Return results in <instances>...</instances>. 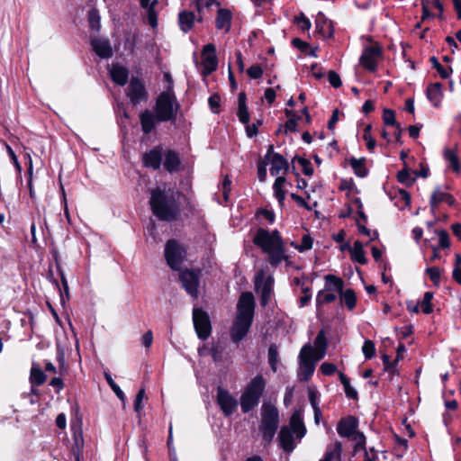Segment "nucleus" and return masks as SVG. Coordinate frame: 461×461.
Masks as SVG:
<instances>
[{
	"label": "nucleus",
	"instance_id": "f257e3e1",
	"mask_svg": "<svg viewBox=\"0 0 461 461\" xmlns=\"http://www.w3.org/2000/svg\"><path fill=\"white\" fill-rule=\"evenodd\" d=\"M180 193L171 188L157 187L150 192L149 205L152 213L160 221H173L180 216Z\"/></svg>",
	"mask_w": 461,
	"mask_h": 461
},
{
	"label": "nucleus",
	"instance_id": "f03ea898",
	"mask_svg": "<svg viewBox=\"0 0 461 461\" xmlns=\"http://www.w3.org/2000/svg\"><path fill=\"white\" fill-rule=\"evenodd\" d=\"M252 240L263 253L267 255L271 267H277L281 262L288 260L285 243L277 230L269 231L264 228H259Z\"/></svg>",
	"mask_w": 461,
	"mask_h": 461
},
{
	"label": "nucleus",
	"instance_id": "7ed1b4c3",
	"mask_svg": "<svg viewBox=\"0 0 461 461\" xmlns=\"http://www.w3.org/2000/svg\"><path fill=\"white\" fill-rule=\"evenodd\" d=\"M255 301L252 293H242L237 303V315L230 330L233 342L241 341L249 332L254 317Z\"/></svg>",
	"mask_w": 461,
	"mask_h": 461
},
{
	"label": "nucleus",
	"instance_id": "20e7f679",
	"mask_svg": "<svg viewBox=\"0 0 461 461\" xmlns=\"http://www.w3.org/2000/svg\"><path fill=\"white\" fill-rule=\"evenodd\" d=\"M306 427L303 420L300 411H295L289 421V425L283 426L278 433L277 440L279 447L287 454H290L295 448L294 439L298 442L305 436Z\"/></svg>",
	"mask_w": 461,
	"mask_h": 461
},
{
	"label": "nucleus",
	"instance_id": "39448f33",
	"mask_svg": "<svg viewBox=\"0 0 461 461\" xmlns=\"http://www.w3.org/2000/svg\"><path fill=\"white\" fill-rule=\"evenodd\" d=\"M280 424L279 411L276 405H262L258 431L265 446H269Z\"/></svg>",
	"mask_w": 461,
	"mask_h": 461
},
{
	"label": "nucleus",
	"instance_id": "423d86ee",
	"mask_svg": "<svg viewBox=\"0 0 461 461\" xmlns=\"http://www.w3.org/2000/svg\"><path fill=\"white\" fill-rule=\"evenodd\" d=\"M179 104L171 86L162 92L156 100L154 111L158 122H176Z\"/></svg>",
	"mask_w": 461,
	"mask_h": 461
},
{
	"label": "nucleus",
	"instance_id": "0eeeda50",
	"mask_svg": "<svg viewBox=\"0 0 461 461\" xmlns=\"http://www.w3.org/2000/svg\"><path fill=\"white\" fill-rule=\"evenodd\" d=\"M312 345L309 343L303 346L300 350L297 369V377L300 381H308L314 373L316 364L314 359L310 357Z\"/></svg>",
	"mask_w": 461,
	"mask_h": 461
},
{
	"label": "nucleus",
	"instance_id": "6e6552de",
	"mask_svg": "<svg viewBox=\"0 0 461 461\" xmlns=\"http://www.w3.org/2000/svg\"><path fill=\"white\" fill-rule=\"evenodd\" d=\"M265 388L266 380L263 375H256L245 387L240 397V403H258Z\"/></svg>",
	"mask_w": 461,
	"mask_h": 461
},
{
	"label": "nucleus",
	"instance_id": "1a4fd4ad",
	"mask_svg": "<svg viewBox=\"0 0 461 461\" xmlns=\"http://www.w3.org/2000/svg\"><path fill=\"white\" fill-rule=\"evenodd\" d=\"M185 258V250L175 240H169L165 246V258L173 270H180Z\"/></svg>",
	"mask_w": 461,
	"mask_h": 461
},
{
	"label": "nucleus",
	"instance_id": "9d476101",
	"mask_svg": "<svg viewBox=\"0 0 461 461\" xmlns=\"http://www.w3.org/2000/svg\"><path fill=\"white\" fill-rule=\"evenodd\" d=\"M357 420L355 417L348 416L342 418L338 425L337 431L340 437L349 438L354 436V439L357 441V446H363L365 444V437L362 433L357 432Z\"/></svg>",
	"mask_w": 461,
	"mask_h": 461
},
{
	"label": "nucleus",
	"instance_id": "9b49d317",
	"mask_svg": "<svg viewBox=\"0 0 461 461\" xmlns=\"http://www.w3.org/2000/svg\"><path fill=\"white\" fill-rule=\"evenodd\" d=\"M193 321L198 338L202 340L207 339L212 332L210 317L203 310L194 308Z\"/></svg>",
	"mask_w": 461,
	"mask_h": 461
},
{
	"label": "nucleus",
	"instance_id": "f8f14e48",
	"mask_svg": "<svg viewBox=\"0 0 461 461\" xmlns=\"http://www.w3.org/2000/svg\"><path fill=\"white\" fill-rule=\"evenodd\" d=\"M382 50L380 46H368L363 50L359 58V65L370 72H375L378 67V60L381 58Z\"/></svg>",
	"mask_w": 461,
	"mask_h": 461
},
{
	"label": "nucleus",
	"instance_id": "ddd939ff",
	"mask_svg": "<svg viewBox=\"0 0 461 461\" xmlns=\"http://www.w3.org/2000/svg\"><path fill=\"white\" fill-rule=\"evenodd\" d=\"M127 96L133 105L148 100V93L141 79L132 77L128 86Z\"/></svg>",
	"mask_w": 461,
	"mask_h": 461
},
{
	"label": "nucleus",
	"instance_id": "4468645a",
	"mask_svg": "<svg viewBox=\"0 0 461 461\" xmlns=\"http://www.w3.org/2000/svg\"><path fill=\"white\" fill-rule=\"evenodd\" d=\"M203 75L208 76L216 70L218 60L216 57V49L214 44L208 43L203 46L202 50Z\"/></svg>",
	"mask_w": 461,
	"mask_h": 461
},
{
	"label": "nucleus",
	"instance_id": "2eb2a0df",
	"mask_svg": "<svg viewBox=\"0 0 461 461\" xmlns=\"http://www.w3.org/2000/svg\"><path fill=\"white\" fill-rule=\"evenodd\" d=\"M180 281L186 293L196 299L198 297L199 276L194 271L185 270L180 273Z\"/></svg>",
	"mask_w": 461,
	"mask_h": 461
},
{
	"label": "nucleus",
	"instance_id": "dca6fc26",
	"mask_svg": "<svg viewBox=\"0 0 461 461\" xmlns=\"http://www.w3.org/2000/svg\"><path fill=\"white\" fill-rule=\"evenodd\" d=\"M274 279L272 276L265 278V273L261 270L255 277V287L261 293V303L266 305L269 300Z\"/></svg>",
	"mask_w": 461,
	"mask_h": 461
},
{
	"label": "nucleus",
	"instance_id": "f3484780",
	"mask_svg": "<svg viewBox=\"0 0 461 461\" xmlns=\"http://www.w3.org/2000/svg\"><path fill=\"white\" fill-rule=\"evenodd\" d=\"M316 32L323 38L330 39L334 34L332 23L322 13H319L315 20Z\"/></svg>",
	"mask_w": 461,
	"mask_h": 461
},
{
	"label": "nucleus",
	"instance_id": "a211bd4d",
	"mask_svg": "<svg viewBox=\"0 0 461 461\" xmlns=\"http://www.w3.org/2000/svg\"><path fill=\"white\" fill-rule=\"evenodd\" d=\"M91 45L95 54L101 59H109L113 56V50L107 39L94 38Z\"/></svg>",
	"mask_w": 461,
	"mask_h": 461
},
{
	"label": "nucleus",
	"instance_id": "6ab92c4d",
	"mask_svg": "<svg viewBox=\"0 0 461 461\" xmlns=\"http://www.w3.org/2000/svg\"><path fill=\"white\" fill-rule=\"evenodd\" d=\"M143 165L146 167L158 169L161 165L162 160V150L160 147H156L155 149L145 152L142 157Z\"/></svg>",
	"mask_w": 461,
	"mask_h": 461
},
{
	"label": "nucleus",
	"instance_id": "aec40b11",
	"mask_svg": "<svg viewBox=\"0 0 461 461\" xmlns=\"http://www.w3.org/2000/svg\"><path fill=\"white\" fill-rule=\"evenodd\" d=\"M232 14L229 9L219 8L215 19V26L217 30L228 32L231 27Z\"/></svg>",
	"mask_w": 461,
	"mask_h": 461
},
{
	"label": "nucleus",
	"instance_id": "412c9836",
	"mask_svg": "<svg viewBox=\"0 0 461 461\" xmlns=\"http://www.w3.org/2000/svg\"><path fill=\"white\" fill-rule=\"evenodd\" d=\"M140 122L142 131L147 135L151 133L155 130L156 122H158L157 120V114H154L151 111L148 109L140 113Z\"/></svg>",
	"mask_w": 461,
	"mask_h": 461
},
{
	"label": "nucleus",
	"instance_id": "4be33fe9",
	"mask_svg": "<svg viewBox=\"0 0 461 461\" xmlns=\"http://www.w3.org/2000/svg\"><path fill=\"white\" fill-rule=\"evenodd\" d=\"M109 74L112 78V80L119 85V86H124L129 78V71L128 69L119 64H113L109 69Z\"/></svg>",
	"mask_w": 461,
	"mask_h": 461
},
{
	"label": "nucleus",
	"instance_id": "5701e85b",
	"mask_svg": "<svg viewBox=\"0 0 461 461\" xmlns=\"http://www.w3.org/2000/svg\"><path fill=\"white\" fill-rule=\"evenodd\" d=\"M197 19L194 12L186 10L181 11L178 14V25L180 30L185 33L190 32Z\"/></svg>",
	"mask_w": 461,
	"mask_h": 461
},
{
	"label": "nucleus",
	"instance_id": "b1692460",
	"mask_svg": "<svg viewBox=\"0 0 461 461\" xmlns=\"http://www.w3.org/2000/svg\"><path fill=\"white\" fill-rule=\"evenodd\" d=\"M442 202L447 203L448 205H453L455 203V198L450 194L444 192L438 187L432 193L429 203L431 208L434 209Z\"/></svg>",
	"mask_w": 461,
	"mask_h": 461
},
{
	"label": "nucleus",
	"instance_id": "393cba45",
	"mask_svg": "<svg viewBox=\"0 0 461 461\" xmlns=\"http://www.w3.org/2000/svg\"><path fill=\"white\" fill-rule=\"evenodd\" d=\"M442 86L440 83L430 84L427 87V97L433 106L438 107L443 98Z\"/></svg>",
	"mask_w": 461,
	"mask_h": 461
},
{
	"label": "nucleus",
	"instance_id": "a878e982",
	"mask_svg": "<svg viewBox=\"0 0 461 461\" xmlns=\"http://www.w3.org/2000/svg\"><path fill=\"white\" fill-rule=\"evenodd\" d=\"M270 174L272 176H277L281 171H287L289 165L287 160L279 153L273 154V158L270 159Z\"/></svg>",
	"mask_w": 461,
	"mask_h": 461
},
{
	"label": "nucleus",
	"instance_id": "bb28decb",
	"mask_svg": "<svg viewBox=\"0 0 461 461\" xmlns=\"http://www.w3.org/2000/svg\"><path fill=\"white\" fill-rule=\"evenodd\" d=\"M247 96L244 92L239 94L238 96V112L237 116L240 122L243 124H248L249 122V113L247 107Z\"/></svg>",
	"mask_w": 461,
	"mask_h": 461
},
{
	"label": "nucleus",
	"instance_id": "cd10ccee",
	"mask_svg": "<svg viewBox=\"0 0 461 461\" xmlns=\"http://www.w3.org/2000/svg\"><path fill=\"white\" fill-rule=\"evenodd\" d=\"M325 286L327 290L331 292H338L339 294L342 293L344 281L342 278L334 276V275H327L324 276Z\"/></svg>",
	"mask_w": 461,
	"mask_h": 461
},
{
	"label": "nucleus",
	"instance_id": "c85d7f7f",
	"mask_svg": "<svg viewBox=\"0 0 461 461\" xmlns=\"http://www.w3.org/2000/svg\"><path fill=\"white\" fill-rule=\"evenodd\" d=\"M349 252L353 261L360 265H365L367 263L366 252L363 249V244L359 240L354 242L353 247L350 249Z\"/></svg>",
	"mask_w": 461,
	"mask_h": 461
},
{
	"label": "nucleus",
	"instance_id": "c756f323",
	"mask_svg": "<svg viewBox=\"0 0 461 461\" xmlns=\"http://www.w3.org/2000/svg\"><path fill=\"white\" fill-rule=\"evenodd\" d=\"M285 181L284 176H277L273 185L274 195L281 207L284 206L285 199V192L284 190Z\"/></svg>",
	"mask_w": 461,
	"mask_h": 461
},
{
	"label": "nucleus",
	"instance_id": "7c9ffc66",
	"mask_svg": "<svg viewBox=\"0 0 461 461\" xmlns=\"http://www.w3.org/2000/svg\"><path fill=\"white\" fill-rule=\"evenodd\" d=\"M180 166V158L178 154L173 150H168L165 155L164 167L168 172H174L178 169Z\"/></svg>",
	"mask_w": 461,
	"mask_h": 461
},
{
	"label": "nucleus",
	"instance_id": "2f4dec72",
	"mask_svg": "<svg viewBox=\"0 0 461 461\" xmlns=\"http://www.w3.org/2000/svg\"><path fill=\"white\" fill-rule=\"evenodd\" d=\"M342 452V445L340 442H336L327 447L325 456L320 461H340Z\"/></svg>",
	"mask_w": 461,
	"mask_h": 461
},
{
	"label": "nucleus",
	"instance_id": "473e14b6",
	"mask_svg": "<svg viewBox=\"0 0 461 461\" xmlns=\"http://www.w3.org/2000/svg\"><path fill=\"white\" fill-rule=\"evenodd\" d=\"M46 381V375L41 367L32 365L30 372V382L32 385H41Z\"/></svg>",
	"mask_w": 461,
	"mask_h": 461
},
{
	"label": "nucleus",
	"instance_id": "72a5a7b5",
	"mask_svg": "<svg viewBox=\"0 0 461 461\" xmlns=\"http://www.w3.org/2000/svg\"><path fill=\"white\" fill-rule=\"evenodd\" d=\"M267 358L271 370L276 373L279 363V352L276 344H270L267 351Z\"/></svg>",
	"mask_w": 461,
	"mask_h": 461
},
{
	"label": "nucleus",
	"instance_id": "f704fd0d",
	"mask_svg": "<svg viewBox=\"0 0 461 461\" xmlns=\"http://www.w3.org/2000/svg\"><path fill=\"white\" fill-rule=\"evenodd\" d=\"M444 158L447 161L449 167H451L456 173L460 172L459 159L453 149H446L444 150Z\"/></svg>",
	"mask_w": 461,
	"mask_h": 461
},
{
	"label": "nucleus",
	"instance_id": "c9c22d12",
	"mask_svg": "<svg viewBox=\"0 0 461 461\" xmlns=\"http://www.w3.org/2000/svg\"><path fill=\"white\" fill-rule=\"evenodd\" d=\"M340 294V300L345 303L348 310H353L357 304V295L354 290L347 289L342 291Z\"/></svg>",
	"mask_w": 461,
	"mask_h": 461
},
{
	"label": "nucleus",
	"instance_id": "e433bc0d",
	"mask_svg": "<svg viewBox=\"0 0 461 461\" xmlns=\"http://www.w3.org/2000/svg\"><path fill=\"white\" fill-rule=\"evenodd\" d=\"M337 296L335 293L324 288L323 290L318 292L316 296V304L317 306H321L326 303H330L334 302Z\"/></svg>",
	"mask_w": 461,
	"mask_h": 461
},
{
	"label": "nucleus",
	"instance_id": "4c0bfd02",
	"mask_svg": "<svg viewBox=\"0 0 461 461\" xmlns=\"http://www.w3.org/2000/svg\"><path fill=\"white\" fill-rule=\"evenodd\" d=\"M339 376L341 384H343L346 395L349 399L357 401V392L354 387L351 386L349 378L346 376V375H344L343 373H339Z\"/></svg>",
	"mask_w": 461,
	"mask_h": 461
},
{
	"label": "nucleus",
	"instance_id": "58836bf2",
	"mask_svg": "<svg viewBox=\"0 0 461 461\" xmlns=\"http://www.w3.org/2000/svg\"><path fill=\"white\" fill-rule=\"evenodd\" d=\"M349 164L357 176L365 177L367 175V169L365 165V158H352L349 160Z\"/></svg>",
	"mask_w": 461,
	"mask_h": 461
},
{
	"label": "nucleus",
	"instance_id": "ea45409f",
	"mask_svg": "<svg viewBox=\"0 0 461 461\" xmlns=\"http://www.w3.org/2000/svg\"><path fill=\"white\" fill-rule=\"evenodd\" d=\"M396 199V204L401 209L403 210L405 207L411 204V195L410 194L403 189H399L394 195Z\"/></svg>",
	"mask_w": 461,
	"mask_h": 461
},
{
	"label": "nucleus",
	"instance_id": "a19ab883",
	"mask_svg": "<svg viewBox=\"0 0 461 461\" xmlns=\"http://www.w3.org/2000/svg\"><path fill=\"white\" fill-rule=\"evenodd\" d=\"M415 172H410L408 169H402L398 172L397 179L400 183L411 186L415 181Z\"/></svg>",
	"mask_w": 461,
	"mask_h": 461
},
{
	"label": "nucleus",
	"instance_id": "79ce46f5",
	"mask_svg": "<svg viewBox=\"0 0 461 461\" xmlns=\"http://www.w3.org/2000/svg\"><path fill=\"white\" fill-rule=\"evenodd\" d=\"M219 5V3L216 2V0H196L195 2V9L199 13V17L197 19V22L201 23L203 22V16L202 13L204 9H209L212 5Z\"/></svg>",
	"mask_w": 461,
	"mask_h": 461
},
{
	"label": "nucleus",
	"instance_id": "37998d69",
	"mask_svg": "<svg viewBox=\"0 0 461 461\" xmlns=\"http://www.w3.org/2000/svg\"><path fill=\"white\" fill-rule=\"evenodd\" d=\"M285 114L287 117H289V120L285 124V131H295L297 128V120L299 117L296 116L293 111L288 109L285 110Z\"/></svg>",
	"mask_w": 461,
	"mask_h": 461
},
{
	"label": "nucleus",
	"instance_id": "c03bdc74",
	"mask_svg": "<svg viewBox=\"0 0 461 461\" xmlns=\"http://www.w3.org/2000/svg\"><path fill=\"white\" fill-rule=\"evenodd\" d=\"M434 294L432 292H426L423 295V299L420 302L421 311L425 314H429L433 311L431 301L433 299Z\"/></svg>",
	"mask_w": 461,
	"mask_h": 461
},
{
	"label": "nucleus",
	"instance_id": "a18cd8bd",
	"mask_svg": "<svg viewBox=\"0 0 461 461\" xmlns=\"http://www.w3.org/2000/svg\"><path fill=\"white\" fill-rule=\"evenodd\" d=\"M430 62L434 68L437 69L438 73L440 75L442 78H447L452 72V68L450 67H443L436 57L430 58Z\"/></svg>",
	"mask_w": 461,
	"mask_h": 461
},
{
	"label": "nucleus",
	"instance_id": "49530a36",
	"mask_svg": "<svg viewBox=\"0 0 461 461\" xmlns=\"http://www.w3.org/2000/svg\"><path fill=\"white\" fill-rule=\"evenodd\" d=\"M104 377H105V380L106 382L108 383V384L111 386V388L113 389V391L114 392V393L117 395V397L119 398V400L122 402H124L126 401V397L123 393V392L121 390V388L119 387V385H117L115 384V382L113 381V379L112 378L111 375L108 374V373H104Z\"/></svg>",
	"mask_w": 461,
	"mask_h": 461
},
{
	"label": "nucleus",
	"instance_id": "de8ad7c7",
	"mask_svg": "<svg viewBox=\"0 0 461 461\" xmlns=\"http://www.w3.org/2000/svg\"><path fill=\"white\" fill-rule=\"evenodd\" d=\"M217 403H237L229 392L219 386L217 389Z\"/></svg>",
	"mask_w": 461,
	"mask_h": 461
},
{
	"label": "nucleus",
	"instance_id": "09e8293b",
	"mask_svg": "<svg viewBox=\"0 0 461 461\" xmlns=\"http://www.w3.org/2000/svg\"><path fill=\"white\" fill-rule=\"evenodd\" d=\"M88 22H89V25H90L91 29H93L94 31H96V32H98L100 30V27H101L100 16H99L98 12L95 9H92L91 11H89Z\"/></svg>",
	"mask_w": 461,
	"mask_h": 461
},
{
	"label": "nucleus",
	"instance_id": "8fccbe9b",
	"mask_svg": "<svg viewBox=\"0 0 461 461\" xmlns=\"http://www.w3.org/2000/svg\"><path fill=\"white\" fill-rule=\"evenodd\" d=\"M362 352L366 359H371L375 355V346L372 340H365L362 346Z\"/></svg>",
	"mask_w": 461,
	"mask_h": 461
},
{
	"label": "nucleus",
	"instance_id": "3c124183",
	"mask_svg": "<svg viewBox=\"0 0 461 461\" xmlns=\"http://www.w3.org/2000/svg\"><path fill=\"white\" fill-rule=\"evenodd\" d=\"M426 274L429 276L431 282L438 286L440 283V269L438 267H427L425 270Z\"/></svg>",
	"mask_w": 461,
	"mask_h": 461
},
{
	"label": "nucleus",
	"instance_id": "603ef678",
	"mask_svg": "<svg viewBox=\"0 0 461 461\" xmlns=\"http://www.w3.org/2000/svg\"><path fill=\"white\" fill-rule=\"evenodd\" d=\"M383 120L385 125L395 126L399 128V123L396 122L394 112L391 109H384Z\"/></svg>",
	"mask_w": 461,
	"mask_h": 461
},
{
	"label": "nucleus",
	"instance_id": "864d4df0",
	"mask_svg": "<svg viewBox=\"0 0 461 461\" xmlns=\"http://www.w3.org/2000/svg\"><path fill=\"white\" fill-rule=\"evenodd\" d=\"M371 125H367L364 130V140L366 142V148L369 151H373L375 148V140L371 136Z\"/></svg>",
	"mask_w": 461,
	"mask_h": 461
},
{
	"label": "nucleus",
	"instance_id": "5fc2aeb1",
	"mask_svg": "<svg viewBox=\"0 0 461 461\" xmlns=\"http://www.w3.org/2000/svg\"><path fill=\"white\" fill-rule=\"evenodd\" d=\"M436 233L438 236V248L439 249L449 248L450 242H449L448 233L444 230H437Z\"/></svg>",
	"mask_w": 461,
	"mask_h": 461
},
{
	"label": "nucleus",
	"instance_id": "6e6d98bb",
	"mask_svg": "<svg viewBox=\"0 0 461 461\" xmlns=\"http://www.w3.org/2000/svg\"><path fill=\"white\" fill-rule=\"evenodd\" d=\"M292 246H294L295 249H297L300 252H303L304 250H308V249H312V240L310 236L304 235L302 239V242L300 245L293 242Z\"/></svg>",
	"mask_w": 461,
	"mask_h": 461
},
{
	"label": "nucleus",
	"instance_id": "4d7b16f0",
	"mask_svg": "<svg viewBox=\"0 0 461 461\" xmlns=\"http://www.w3.org/2000/svg\"><path fill=\"white\" fill-rule=\"evenodd\" d=\"M299 163V165L302 167L303 172L306 176H312L313 174V168L312 166V163L304 158H295Z\"/></svg>",
	"mask_w": 461,
	"mask_h": 461
},
{
	"label": "nucleus",
	"instance_id": "13d9d810",
	"mask_svg": "<svg viewBox=\"0 0 461 461\" xmlns=\"http://www.w3.org/2000/svg\"><path fill=\"white\" fill-rule=\"evenodd\" d=\"M327 339L323 330H320L314 340V348H325L327 349Z\"/></svg>",
	"mask_w": 461,
	"mask_h": 461
},
{
	"label": "nucleus",
	"instance_id": "bf43d9fd",
	"mask_svg": "<svg viewBox=\"0 0 461 461\" xmlns=\"http://www.w3.org/2000/svg\"><path fill=\"white\" fill-rule=\"evenodd\" d=\"M294 23L303 30L308 31L311 28L310 20L302 13L294 18Z\"/></svg>",
	"mask_w": 461,
	"mask_h": 461
},
{
	"label": "nucleus",
	"instance_id": "052dcab7",
	"mask_svg": "<svg viewBox=\"0 0 461 461\" xmlns=\"http://www.w3.org/2000/svg\"><path fill=\"white\" fill-rule=\"evenodd\" d=\"M209 106L213 113H219L221 105V97L219 95H212L208 99Z\"/></svg>",
	"mask_w": 461,
	"mask_h": 461
},
{
	"label": "nucleus",
	"instance_id": "680f3d73",
	"mask_svg": "<svg viewBox=\"0 0 461 461\" xmlns=\"http://www.w3.org/2000/svg\"><path fill=\"white\" fill-rule=\"evenodd\" d=\"M5 149H6V151L8 153L11 160L13 161V164H14L17 173L21 174V172H22V166H21L20 162L18 161L17 156L15 155L14 149L7 143H5Z\"/></svg>",
	"mask_w": 461,
	"mask_h": 461
},
{
	"label": "nucleus",
	"instance_id": "e2e57ef3",
	"mask_svg": "<svg viewBox=\"0 0 461 461\" xmlns=\"http://www.w3.org/2000/svg\"><path fill=\"white\" fill-rule=\"evenodd\" d=\"M247 74L250 78L258 79L260 78L263 75V69L258 65H253L249 67L247 70Z\"/></svg>",
	"mask_w": 461,
	"mask_h": 461
},
{
	"label": "nucleus",
	"instance_id": "0e129e2a",
	"mask_svg": "<svg viewBox=\"0 0 461 461\" xmlns=\"http://www.w3.org/2000/svg\"><path fill=\"white\" fill-rule=\"evenodd\" d=\"M320 370L324 375H331L336 372L337 366L332 363L324 362L321 365Z\"/></svg>",
	"mask_w": 461,
	"mask_h": 461
},
{
	"label": "nucleus",
	"instance_id": "69168bd1",
	"mask_svg": "<svg viewBox=\"0 0 461 461\" xmlns=\"http://www.w3.org/2000/svg\"><path fill=\"white\" fill-rule=\"evenodd\" d=\"M326 353H327V349H325V348H314L312 346V351H311V354H310V357L313 358L314 361H315V364H317L318 361H320L321 359H322L326 356Z\"/></svg>",
	"mask_w": 461,
	"mask_h": 461
},
{
	"label": "nucleus",
	"instance_id": "338daca9",
	"mask_svg": "<svg viewBox=\"0 0 461 461\" xmlns=\"http://www.w3.org/2000/svg\"><path fill=\"white\" fill-rule=\"evenodd\" d=\"M328 79H329L330 84L334 88H339L342 85L339 75L338 73H336L335 71L330 70L329 72Z\"/></svg>",
	"mask_w": 461,
	"mask_h": 461
},
{
	"label": "nucleus",
	"instance_id": "774afa93",
	"mask_svg": "<svg viewBox=\"0 0 461 461\" xmlns=\"http://www.w3.org/2000/svg\"><path fill=\"white\" fill-rule=\"evenodd\" d=\"M258 216H261L266 219L269 223H274L276 216L273 211L267 209H260L257 212Z\"/></svg>",
	"mask_w": 461,
	"mask_h": 461
}]
</instances>
